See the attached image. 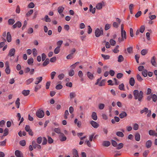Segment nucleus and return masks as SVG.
<instances>
[{
	"instance_id": "bf43d9fd",
	"label": "nucleus",
	"mask_w": 157,
	"mask_h": 157,
	"mask_svg": "<svg viewBox=\"0 0 157 157\" xmlns=\"http://www.w3.org/2000/svg\"><path fill=\"white\" fill-rule=\"evenodd\" d=\"M33 30L32 28H29L28 30V33L30 34L33 33Z\"/></svg>"
},
{
	"instance_id": "603ef678",
	"label": "nucleus",
	"mask_w": 157,
	"mask_h": 157,
	"mask_svg": "<svg viewBox=\"0 0 157 157\" xmlns=\"http://www.w3.org/2000/svg\"><path fill=\"white\" fill-rule=\"evenodd\" d=\"M142 74L144 77H146L147 76V70H144L142 72Z\"/></svg>"
},
{
	"instance_id": "de8ad7c7",
	"label": "nucleus",
	"mask_w": 157,
	"mask_h": 157,
	"mask_svg": "<svg viewBox=\"0 0 157 157\" xmlns=\"http://www.w3.org/2000/svg\"><path fill=\"white\" fill-rule=\"evenodd\" d=\"M139 125L137 124H135L133 125V129L135 130H137L138 129Z\"/></svg>"
},
{
	"instance_id": "58836bf2",
	"label": "nucleus",
	"mask_w": 157,
	"mask_h": 157,
	"mask_svg": "<svg viewBox=\"0 0 157 157\" xmlns=\"http://www.w3.org/2000/svg\"><path fill=\"white\" fill-rule=\"evenodd\" d=\"M42 138L41 136L39 137L36 140L38 144H40L42 142Z\"/></svg>"
},
{
	"instance_id": "e433bc0d",
	"label": "nucleus",
	"mask_w": 157,
	"mask_h": 157,
	"mask_svg": "<svg viewBox=\"0 0 157 157\" xmlns=\"http://www.w3.org/2000/svg\"><path fill=\"white\" fill-rule=\"evenodd\" d=\"M8 134V129L7 128H6L4 131L3 136H6Z\"/></svg>"
},
{
	"instance_id": "a211bd4d",
	"label": "nucleus",
	"mask_w": 157,
	"mask_h": 157,
	"mask_svg": "<svg viewBox=\"0 0 157 157\" xmlns=\"http://www.w3.org/2000/svg\"><path fill=\"white\" fill-rule=\"evenodd\" d=\"M29 90H24L22 92V94L25 96H27L29 94Z\"/></svg>"
},
{
	"instance_id": "f8f14e48",
	"label": "nucleus",
	"mask_w": 157,
	"mask_h": 157,
	"mask_svg": "<svg viewBox=\"0 0 157 157\" xmlns=\"http://www.w3.org/2000/svg\"><path fill=\"white\" fill-rule=\"evenodd\" d=\"M127 114L126 112L124 111L122 112L119 114V117L121 119H122L126 117Z\"/></svg>"
},
{
	"instance_id": "4d7b16f0",
	"label": "nucleus",
	"mask_w": 157,
	"mask_h": 157,
	"mask_svg": "<svg viewBox=\"0 0 157 157\" xmlns=\"http://www.w3.org/2000/svg\"><path fill=\"white\" fill-rule=\"evenodd\" d=\"M124 146V144L122 143H120L118 144V146L117 147V149H120L122 148Z\"/></svg>"
},
{
	"instance_id": "aec40b11",
	"label": "nucleus",
	"mask_w": 157,
	"mask_h": 157,
	"mask_svg": "<svg viewBox=\"0 0 157 157\" xmlns=\"http://www.w3.org/2000/svg\"><path fill=\"white\" fill-rule=\"evenodd\" d=\"M76 93L75 92H71L70 93V98L71 99H72L73 98L75 97V96H76Z\"/></svg>"
},
{
	"instance_id": "7ed1b4c3",
	"label": "nucleus",
	"mask_w": 157,
	"mask_h": 157,
	"mask_svg": "<svg viewBox=\"0 0 157 157\" xmlns=\"http://www.w3.org/2000/svg\"><path fill=\"white\" fill-rule=\"evenodd\" d=\"M36 114V116L39 118H42L44 116V111L40 109L37 111Z\"/></svg>"
},
{
	"instance_id": "72a5a7b5",
	"label": "nucleus",
	"mask_w": 157,
	"mask_h": 157,
	"mask_svg": "<svg viewBox=\"0 0 157 157\" xmlns=\"http://www.w3.org/2000/svg\"><path fill=\"white\" fill-rule=\"evenodd\" d=\"M33 10H31L26 14L25 16L26 17H29L33 13Z\"/></svg>"
},
{
	"instance_id": "338daca9",
	"label": "nucleus",
	"mask_w": 157,
	"mask_h": 157,
	"mask_svg": "<svg viewBox=\"0 0 157 157\" xmlns=\"http://www.w3.org/2000/svg\"><path fill=\"white\" fill-rule=\"evenodd\" d=\"M110 27V25L108 24H107L105 25V30H107Z\"/></svg>"
},
{
	"instance_id": "412c9836",
	"label": "nucleus",
	"mask_w": 157,
	"mask_h": 157,
	"mask_svg": "<svg viewBox=\"0 0 157 157\" xmlns=\"http://www.w3.org/2000/svg\"><path fill=\"white\" fill-rule=\"evenodd\" d=\"M151 62L152 65L154 66H156V62L155 61V56H153L152 57Z\"/></svg>"
},
{
	"instance_id": "ddd939ff",
	"label": "nucleus",
	"mask_w": 157,
	"mask_h": 157,
	"mask_svg": "<svg viewBox=\"0 0 157 157\" xmlns=\"http://www.w3.org/2000/svg\"><path fill=\"white\" fill-rule=\"evenodd\" d=\"M91 117L93 120L94 121H96L97 120L98 117L97 115V114L95 112H93L92 113L91 115Z\"/></svg>"
},
{
	"instance_id": "a18cd8bd",
	"label": "nucleus",
	"mask_w": 157,
	"mask_h": 157,
	"mask_svg": "<svg viewBox=\"0 0 157 157\" xmlns=\"http://www.w3.org/2000/svg\"><path fill=\"white\" fill-rule=\"evenodd\" d=\"M136 78L137 80L139 82H141L143 80L141 76L139 74H138L137 75Z\"/></svg>"
},
{
	"instance_id": "0e129e2a",
	"label": "nucleus",
	"mask_w": 157,
	"mask_h": 157,
	"mask_svg": "<svg viewBox=\"0 0 157 157\" xmlns=\"http://www.w3.org/2000/svg\"><path fill=\"white\" fill-rule=\"evenodd\" d=\"M54 131L56 133H58V134H60L61 133L60 132H61V130H60V128H55L54 129Z\"/></svg>"
},
{
	"instance_id": "dca6fc26",
	"label": "nucleus",
	"mask_w": 157,
	"mask_h": 157,
	"mask_svg": "<svg viewBox=\"0 0 157 157\" xmlns=\"http://www.w3.org/2000/svg\"><path fill=\"white\" fill-rule=\"evenodd\" d=\"M152 145V142L150 140L147 141L146 143V147L147 148L150 147Z\"/></svg>"
},
{
	"instance_id": "39448f33",
	"label": "nucleus",
	"mask_w": 157,
	"mask_h": 157,
	"mask_svg": "<svg viewBox=\"0 0 157 157\" xmlns=\"http://www.w3.org/2000/svg\"><path fill=\"white\" fill-rule=\"evenodd\" d=\"M15 154L16 157H24L22 153L19 150H16L15 152Z\"/></svg>"
},
{
	"instance_id": "f257e3e1",
	"label": "nucleus",
	"mask_w": 157,
	"mask_h": 157,
	"mask_svg": "<svg viewBox=\"0 0 157 157\" xmlns=\"http://www.w3.org/2000/svg\"><path fill=\"white\" fill-rule=\"evenodd\" d=\"M133 94L135 100L137 99L139 102L142 101L143 98V93L142 91H140L139 92L138 90H136L133 91Z\"/></svg>"
},
{
	"instance_id": "0eeeda50",
	"label": "nucleus",
	"mask_w": 157,
	"mask_h": 157,
	"mask_svg": "<svg viewBox=\"0 0 157 157\" xmlns=\"http://www.w3.org/2000/svg\"><path fill=\"white\" fill-rule=\"evenodd\" d=\"M21 22L19 21H18L13 25L12 28L13 29H14L16 28L17 27H18V28H20L21 27Z\"/></svg>"
},
{
	"instance_id": "49530a36",
	"label": "nucleus",
	"mask_w": 157,
	"mask_h": 157,
	"mask_svg": "<svg viewBox=\"0 0 157 157\" xmlns=\"http://www.w3.org/2000/svg\"><path fill=\"white\" fill-rule=\"evenodd\" d=\"M148 111V109L147 108H144V109L140 111V113L142 114L144 112L147 113Z\"/></svg>"
},
{
	"instance_id": "4c0bfd02",
	"label": "nucleus",
	"mask_w": 157,
	"mask_h": 157,
	"mask_svg": "<svg viewBox=\"0 0 157 157\" xmlns=\"http://www.w3.org/2000/svg\"><path fill=\"white\" fill-rule=\"evenodd\" d=\"M27 62L28 64L29 65H30L33 63L34 60L32 58H31L28 59Z\"/></svg>"
},
{
	"instance_id": "b1692460",
	"label": "nucleus",
	"mask_w": 157,
	"mask_h": 157,
	"mask_svg": "<svg viewBox=\"0 0 157 157\" xmlns=\"http://www.w3.org/2000/svg\"><path fill=\"white\" fill-rule=\"evenodd\" d=\"M90 10L92 13H95V8H93V6L91 4L90 5Z\"/></svg>"
},
{
	"instance_id": "c85d7f7f",
	"label": "nucleus",
	"mask_w": 157,
	"mask_h": 157,
	"mask_svg": "<svg viewBox=\"0 0 157 157\" xmlns=\"http://www.w3.org/2000/svg\"><path fill=\"white\" fill-rule=\"evenodd\" d=\"M121 36L122 37H124L125 39H126V33L125 30L121 31Z\"/></svg>"
},
{
	"instance_id": "f03ea898",
	"label": "nucleus",
	"mask_w": 157,
	"mask_h": 157,
	"mask_svg": "<svg viewBox=\"0 0 157 157\" xmlns=\"http://www.w3.org/2000/svg\"><path fill=\"white\" fill-rule=\"evenodd\" d=\"M103 29L101 27L100 29L97 28L95 31V35L96 37H98L103 34Z\"/></svg>"
},
{
	"instance_id": "6ab92c4d",
	"label": "nucleus",
	"mask_w": 157,
	"mask_h": 157,
	"mask_svg": "<svg viewBox=\"0 0 157 157\" xmlns=\"http://www.w3.org/2000/svg\"><path fill=\"white\" fill-rule=\"evenodd\" d=\"M34 80V79L33 78H30L27 79L26 81V84L28 85L31 83Z\"/></svg>"
},
{
	"instance_id": "6e6552de",
	"label": "nucleus",
	"mask_w": 157,
	"mask_h": 157,
	"mask_svg": "<svg viewBox=\"0 0 157 157\" xmlns=\"http://www.w3.org/2000/svg\"><path fill=\"white\" fill-rule=\"evenodd\" d=\"M43 78L42 77H39L36 78L35 79L34 83L35 84L37 85L40 83L42 81Z\"/></svg>"
},
{
	"instance_id": "864d4df0",
	"label": "nucleus",
	"mask_w": 157,
	"mask_h": 157,
	"mask_svg": "<svg viewBox=\"0 0 157 157\" xmlns=\"http://www.w3.org/2000/svg\"><path fill=\"white\" fill-rule=\"evenodd\" d=\"M56 74V73L55 71H53L51 73L50 75L51 78L52 79H54V76H55Z\"/></svg>"
},
{
	"instance_id": "e2e57ef3",
	"label": "nucleus",
	"mask_w": 157,
	"mask_h": 157,
	"mask_svg": "<svg viewBox=\"0 0 157 157\" xmlns=\"http://www.w3.org/2000/svg\"><path fill=\"white\" fill-rule=\"evenodd\" d=\"M19 143L21 146H24L25 145V141L24 140H21L20 141Z\"/></svg>"
},
{
	"instance_id": "473e14b6",
	"label": "nucleus",
	"mask_w": 157,
	"mask_h": 157,
	"mask_svg": "<svg viewBox=\"0 0 157 157\" xmlns=\"http://www.w3.org/2000/svg\"><path fill=\"white\" fill-rule=\"evenodd\" d=\"M49 63V59L48 58H47L44 62L43 63V65L44 66H45L47 65H48Z\"/></svg>"
},
{
	"instance_id": "1a4fd4ad",
	"label": "nucleus",
	"mask_w": 157,
	"mask_h": 157,
	"mask_svg": "<svg viewBox=\"0 0 157 157\" xmlns=\"http://www.w3.org/2000/svg\"><path fill=\"white\" fill-rule=\"evenodd\" d=\"M59 137L60 138V140L61 141H65L67 139L66 137L65 136L63 133H60L59 135Z\"/></svg>"
},
{
	"instance_id": "c03bdc74",
	"label": "nucleus",
	"mask_w": 157,
	"mask_h": 157,
	"mask_svg": "<svg viewBox=\"0 0 157 157\" xmlns=\"http://www.w3.org/2000/svg\"><path fill=\"white\" fill-rule=\"evenodd\" d=\"M41 87V85H36L35 87V91L36 92H37L38 91V90L40 89Z\"/></svg>"
},
{
	"instance_id": "ea45409f",
	"label": "nucleus",
	"mask_w": 157,
	"mask_h": 157,
	"mask_svg": "<svg viewBox=\"0 0 157 157\" xmlns=\"http://www.w3.org/2000/svg\"><path fill=\"white\" fill-rule=\"evenodd\" d=\"M74 74L75 72L73 70L71 69L69 71V75L70 76H72L74 75Z\"/></svg>"
},
{
	"instance_id": "3c124183",
	"label": "nucleus",
	"mask_w": 157,
	"mask_h": 157,
	"mask_svg": "<svg viewBox=\"0 0 157 157\" xmlns=\"http://www.w3.org/2000/svg\"><path fill=\"white\" fill-rule=\"evenodd\" d=\"M69 114V113L67 110H66L65 111L64 114V118L67 119V116Z\"/></svg>"
},
{
	"instance_id": "a878e982",
	"label": "nucleus",
	"mask_w": 157,
	"mask_h": 157,
	"mask_svg": "<svg viewBox=\"0 0 157 157\" xmlns=\"http://www.w3.org/2000/svg\"><path fill=\"white\" fill-rule=\"evenodd\" d=\"M60 51V46L57 47L54 50V53L55 54H58Z\"/></svg>"
},
{
	"instance_id": "423d86ee",
	"label": "nucleus",
	"mask_w": 157,
	"mask_h": 157,
	"mask_svg": "<svg viewBox=\"0 0 157 157\" xmlns=\"http://www.w3.org/2000/svg\"><path fill=\"white\" fill-rule=\"evenodd\" d=\"M90 123L94 128H97L99 126L98 123L93 121H90Z\"/></svg>"
},
{
	"instance_id": "f704fd0d",
	"label": "nucleus",
	"mask_w": 157,
	"mask_h": 157,
	"mask_svg": "<svg viewBox=\"0 0 157 157\" xmlns=\"http://www.w3.org/2000/svg\"><path fill=\"white\" fill-rule=\"evenodd\" d=\"M148 50L146 49H144L141 50V53L143 56L145 55L147 53Z\"/></svg>"
},
{
	"instance_id": "a19ab883",
	"label": "nucleus",
	"mask_w": 157,
	"mask_h": 157,
	"mask_svg": "<svg viewBox=\"0 0 157 157\" xmlns=\"http://www.w3.org/2000/svg\"><path fill=\"white\" fill-rule=\"evenodd\" d=\"M101 56L102 57L105 59H109L110 56L108 55H104V54H101Z\"/></svg>"
},
{
	"instance_id": "4be33fe9",
	"label": "nucleus",
	"mask_w": 157,
	"mask_h": 157,
	"mask_svg": "<svg viewBox=\"0 0 157 157\" xmlns=\"http://www.w3.org/2000/svg\"><path fill=\"white\" fill-rule=\"evenodd\" d=\"M8 21L9 25H12L15 23V21L13 19H9Z\"/></svg>"
},
{
	"instance_id": "9b49d317",
	"label": "nucleus",
	"mask_w": 157,
	"mask_h": 157,
	"mask_svg": "<svg viewBox=\"0 0 157 157\" xmlns=\"http://www.w3.org/2000/svg\"><path fill=\"white\" fill-rule=\"evenodd\" d=\"M87 77L90 80H92L94 78V76L92 73L89 71H88L87 73Z\"/></svg>"
},
{
	"instance_id": "79ce46f5",
	"label": "nucleus",
	"mask_w": 157,
	"mask_h": 157,
	"mask_svg": "<svg viewBox=\"0 0 157 157\" xmlns=\"http://www.w3.org/2000/svg\"><path fill=\"white\" fill-rule=\"evenodd\" d=\"M133 48L132 47H130L127 48V51L129 53H131L132 52Z\"/></svg>"
},
{
	"instance_id": "7c9ffc66",
	"label": "nucleus",
	"mask_w": 157,
	"mask_h": 157,
	"mask_svg": "<svg viewBox=\"0 0 157 157\" xmlns=\"http://www.w3.org/2000/svg\"><path fill=\"white\" fill-rule=\"evenodd\" d=\"M20 99L19 98H17L16 100L15 101V104L17 106V108H19V107L20 105Z\"/></svg>"
},
{
	"instance_id": "cd10ccee",
	"label": "nucleus",
	"mask_w": 157,
	"mask_h": 157,
	"mask_svg": "<svg viewBox=\"0 0 157 157\" xmlns=\"http://www.w3.org/2000/svg\"><path fill=\"white\" fill-rule=\"evenodd\" d=\"M116 134L118 136L121 137H123L124 136V134L123 133V132L120 131H118L117 132Z\"/></svg>"
},
{
	"instance_id": "69168bd1",
	"label": "nucleus",
	"mask_w": 157,
	"mask_h": 157,
	"mask_svg": "<svg viewBox=\"0 0 157 157\" xmlns=\"http://www.w3.org/2000/svg\"><path fill=\"white\" fill-rule=\"evenodd\" d=\"M33 53L34 56H36L37 54V51L36 49L33 48Z\"/></svg>"
},
{
	"instance_id": "393cba45",
	"label": "nucleus",
	"mask_w": 157,
	"mask_h": 157,
	"mask_svg": "<svg viewBox=\"0 0 157 157\" xmlns=\"http://www.w3.org/2000/svg\"><path fill=\"white\" fill-rule=\"evenodd\" d=\"M110 144V142L109 141H105L103 142V145L105 147H108Z\"/></svg>"
},
{
	"instance_id": "9d476101",
	"label": "nucleus",
	"mask_w": 157,
	"mask_h": 157,
	"mask_svg": "<svg viewBox=\"0 0 157 157\" xmlns=\"http://www.w3.org/2000/svg\"><path fill=\"white\" fill-rule=\"evenodd\" d=\"M149 134L150 136H157V133L155 131L152 130H150L149 131Z\"/></svg>"
},
{
	"instance_id": "2eb2a0df",
	"label": "nucleus",
	"mask_w": 157,
	"mask_h": 157,
	"mask_svg": "<svg viewBox=\"0 0 157 157\" xmlns=\"http://www.w3.org/2000/svg\"><path fill=\"white\" fill-rule=\"evenodd\" d=\"M129 83L131 86H133L134 85L135 83V81L133 78L131 77L130 78L129 81Z\"/></svg>"
},
{
	"instance_id": "09e8293b",
	"label": "nucleus",
	"mask_w": 157,
	"mask_h": 157,
	"mask_svg": "<svg viewBox=\"0 0 157 157\" xmlns=\"http://www.w3.org/2000/svg\"><path fill=\"white\" fill-rule=\"evenodd\" d=\"M124 85L123 83H121L119 86V88L121 90H124Z\"/></svg>"
},
{
	"instance_id": "bb28decb",
	"label": "nucleus",
	"mask_w": 157,
	"mask_h": 157,
	"mask_svg": "<svg viewBox=\"0 0 157 157\" xmlns=\"http://www.w3.org/2000/svg\"><path fill=\"white\" fill-rule=\"evenodd\" d=\"M124 60V58L123 56L121 55H120L118 56V62H122Z\"/></svg>"
},
{
	"instance_id": "c9c22d12",
	"label": "nucleus",
	"mask_w": 157,
	"mask_h": 157,
	"mask_svg": "<svg viewBox=\"0 0 157 157\" xmlns=\"http://www.w3.org/2000/svg\"><path fill=\"white\" fill-rule=\"evenodd\" d=\"M45 21L46 22H50L51 21V19L47 15H46L44 17Z\"/></svg>"
},
{
	"instance_id": "5701e85b",
	"label": "nucleus",
	"mask_w": 157,
	"mask_h": 157,
	"mask_svg": "<svg viewBox=\"0 0 157 157\" xmlns=\"http://www.w3.org/2000/svg\"><path fill=\"white\" fill-rule=\"evenodd\" d=\"M135 140L137 141L140 140V135L139 133H136L135 135Z\"/></svg>"
},
{
	"instance_id": "c756f323",
	"label": "nucleus",
	"mask_w": 157,
	"mask_h": 157,
	"mask_svg": "<svg viewBox=\"0 0 157 157\" xmlns=\"http://www.w3.org/2000/svg\"><path fill=\"white\" fill-rule=\"evenodd\" d=\"M73 157H79L78 151L76 149L73 150Z\"/></svg>"
},
{
	"instance_id": "f3484780",
	"label": "nucleus",
	"mask_w": 157,
	"mask_h": 157,
	"mask_svg": "<svg viewBox=\"0 0 157 157\" xmlns=\"http://www.w3.org/2000/svg\"><path fill=\"white\" fill-rule=\"evenodd\" d=\"M64 8L63 6H60L58 8V12L59 14H61L63 12Z\"/></svg>"
},
{
	"instance_id": "37998d69",
	"label": "nucleus",
	"mask_w": 157,
	"mask_h": 157,
	"mask_svg": "<svg viewBox=\"0 0 157 157\" xmlns=\"http://www.w3.org/2000/svg\"><path fill=\"white\" fill-rule=\"evenodd\" d=\"M145 29V26L144 25H142L140 29V30H139L140 31V32L141 33H143L144 32V30Z\"/></svg>"
},
{
	"instance_id": "680f3d73",
	"label": "nucleus",
	"mask_w": 157,
	"mask_h": 157,
	"mask_svg": "<svg viewBox=\"0 0 157 157\" xmlns=\"http://www.w3.org/2000/svg\"><path fill=\"white\" fill-rule=\"evenodd\" d=\"M64 75L63 74H61L58 75V78L59 80H62L64 77Z\"/></svg>"
},
{
	"instance_id": "052dcab7",
	"label": "nucleus",
	"mask_w": 157,
	"mask_h": 157,
	"mask_svg": "<svg viewBox=\"0 0 157 157\" xmlns=\"http://www.w3.org/2000/svg\"><path fill=\"white\" fill-rule=\"evenodd\" d=\"M105 107V105L103 103H100L99 105V109L102 110Z\"/></svg>"
},
{
	"instance_id": "5fc2aeb1",
	"label": "nucleus",
	"mask_w": 157,
	"mask_h": 157,
	"mask_svg": "<svg viewBox=\"0 0 157 157\" xmlns=\"http://www.w3.org/2000/svg\"><path fill=\"white\" fill-rule=\"evenodd\" d=\"M48 143L51 144L53 142V140L52 139V138L49 136H48Z\"/></svg>"
},
{
	"instance_id": "2f4dec72",
	"label": "nucleus",
	"mask_w": 157,
	"mask_h": 157,
	"mask_svg": "<svg viewBox=\"0 0 157 157\" xmlns=\"http://www.w3.org/2000/svg\"><path fill=\"white\" fill-rule=\"evenodd\" d=\"M102 7V4L101 3H98L96 6V8L97 9L100 10Z\"/></svg>"
},
{
	"instance_id": "20e7f679",
	"label": "nucleus",
	"mask_w": 157,
	"mask_h": 157,
	"mask_svg": "<svg viewBox=\"0 0 157 157\" xmlns=\"http://www.w3.org/2000/svg\"><path fill=\"white\" fill-rule=\"evenodd\" d=\"M15 51L16 50L15 48H12L9 51L8 56L10 57L14 56L15 55Z\"/></svg>"
},
{
	"instance_id": "13d9d810",
	"label": "nucleus",
	"mask_w": 157,
	"mask_h": 157,
	"mask_svg": "<svg viewBox=\"0 0 157 157\" xmlns=\"http://www.w3.org/2000/svg\"><path fill=\"white\" fill-rule=\"evenodd\" d=\"M47 140L46 137H43V141L42 143V144L43 145H45L47 144Z\"/></svg>"
},
{
	"instance_id": "6e6d98bb",
	"label": "nucleus",
	"mask_w": 157,
	"mask_h": 157,
	"mask_svg": "<svg viewBox=\"0 0 157 157\" xmlns=\"http://www.w3.org/2000/svg\"><path fill=\"white\" fill-rule=\"evenodd\" d=\"M123 76V74L121 73H118L117 75V77L118 79H120L122 78Z\"/></svg>"
},
{
	"instance_id": "774afa93",
	"label": "nucleus",
	"mask_w": 157,
	"mask_h": 157,
	"mask_svg": "<svg viewBox=\"0 0 157 157\" xmlns=\"http://www.w3.org/2000/svg\"><path fill=\"white\" fill-rule=\"evenodd\" d=\"M153 101L155 102L157 99V96L155 94H153L152 96Z\"/></svg>"
},
{
	"instance_id": "8fccbe9b",
	"label": "nucleus",
	"mask_w": 157,
	"mask_h": 157,
	"mask_svg": "<svg viewBox=\"0 0 157 157\" xmlns=\"http://www.w3.org/2000/svg\"><path fill=\"white\" fill-rule=\"evenodd\" d=\"M35 6L33 2H30L28 5V7L30 8H33Z\"/></svg>"
},
{
	"instance_id": "4468645a",
	"label": "nucleus",
	"mask_w": 157,
	"mask_h": 157,
	"mask_svg": "<svg viewBox=\"0 0 157 157\" xmlns=\"http://www.w3.org/2000/svg\"><path fill=\"white\" fill-rule=\"evenodd\" d=\"M6 39L8 42H10L11 40V37L10 32H8L7 34Z\"/></svg>"
}]
</instances>
